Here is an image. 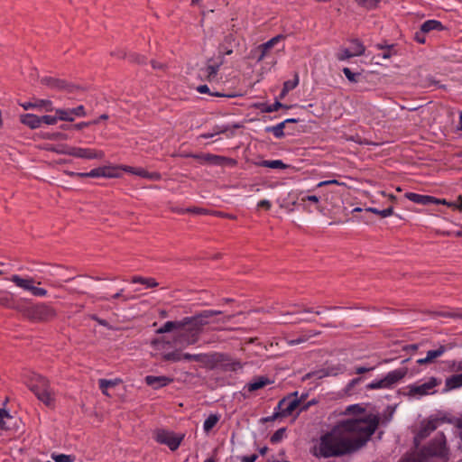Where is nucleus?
I'll return each instance as SVG.
<instances>
[{
	"instance_id": "a878e982",
	"label": "nucleus",
	"mask_w": 462,
	"mask_h": 462,
	"mask_svg": "<svg viewBox=\"0 0 462 462\" xmlns=\"http://www.w3.org/2000/svg\"><path fill=\"white\" fill-rule=\"evenodd\" d=\"M438 423V420H431L427 421L420 430L418 433V438L424 439L427 436H429L432 431H434L437 429Z\"/></svg>"
},
{
	"instance_id": "393cba45",
	"label": "nucleus",
	"mask_w": 462,
	"mask_h": 462,
	"mask_svg": "<svg viewBox=\"0 0 462 462\" xmlns=\"http://www.w3.org/2000/svg\"><path fill=\"white\" fill-rule=\"evenodd\" d=\"M462 386V373L446 379L444 392H448Z\"/></svg>"
},
{
	"instance_id": "4c0bfd02",
	"label": "nucleus",
	"mask_w": 462,
	"mask_h": 462,
	"mask_svg": "<svg viewBox=\"0 0 462 462\" xmlns=\"http://www.w3.org/2000/svg\"><path fill=\"white\" fill-rule=\"evenodd\" d=\"M351 43H352V47L350 50L353 52L355 57L361 56L365 53V48L359 40L354 39L351 41Z\"/></svg>"
},
{
	"instance_id": "9d476101",
	"label": "nucleus",
	"mask_w": 462,
	"mask_h": 462,
	"mask_svg": "<svg viewBox=\"0 0 462 462\" xmlns=\"http://www.w3.org/2000/svg\"><path fill=\"white\" fill-rule=\"evenodd\" d=\"M226 60H218L217 57L210 58L207 60L206 66L201 69L202 76L209 82L217 79V73L222 65L226 63Z\"/></svg>"
},
{
	"instance_id": "6e6d98bb",
	"label": "nucleus",
	"mask_w": 462,
	"mask_h": 462,
	"mask_svg": "<svg viewBox=\"0 0 462 462\" xmlns=\"http://www.w3.org/2000/svg\"><path fill=\"white\" fill-rule=\"evenodd\" d=\"M423 86L426 88H430V87L441 88L439 81L435 80L432 76H427L423 79Z\"/></svg>"
},
{
	"instance_id": "c03bdc74",
	"label": "nucleus",
	"mask_w": 462,
	"mask_h": 462,
	"mask_svg": "<svg viewBox=\"0 0 462 462\" xmlns=\"http://www.w3.org/2000/svg\"><path fill=\"white\" fill-rule=\"evenodd\" d=\"M51 458L55 462H74L75 457L71 455H65V454H52Z\"/></svg>"
},
{
	"instance_id": "4be33fe9",
	"label": "nucleus",
	"mask_w": 462,
	"mask_h": 462,
	"mask_svg": "<svg viewBox=\"0 0 462 462\" xmlns=\"http://www.w3.org/2000/svg\"><path fill=\"white\" fill-rule=\"evenodd\" d=\"M405 197L409 200L420 205H428L435 201V199L431 196L420 195L413 192L406 193Z\"/></svg>"
},
{
	"instance_id": "f3484780",
	"label": "nucleus",
	"mask_w": 462,
	"mask_h": 462,
	"mask_svg": "<svg viewBox=\"0 0 462 462\" xmlns=\"http://www.w3.org/2000/svg\"><path fill=\"white\" fill-rule=\"evenodd\" d=\"M194 158L202 159L204 162H209L215 165H223L226 162L234 163L235 161L219 155H214L206 153L202 155H193Z\"/></svg>"
},
{
	"instance_id": "c756f323",
	"label": "nucleus",
	"mask_w": 462,
	"mask_h": 462,
	"mask_svg": "<svg viewBox=\"0 0 462 462\" xmlns=\"http://www.w3.org/2000/svg\"><path fill=\"white\" fill-rule=\"evenodd\" d=\"M119 382L120 380L99 379L98 385L102 393L105 395L109 396L110 394L108 393L107 390L117 385Z\"/></svg>"
},
{
	"instance_id": "c9c22d12",
	"label": "nucleus",
	"mask_w": 462,
	"mask_h": 462,
	"mask_svg": "<svg viewBox=\"0 0 462 462\" xmlns=\"http://www.w3.org/2000/svg\"><path fill=\"white\" fill-rule=\"evenodd\" d=\"M284 123H279L278 125H273V126H267L265 128V131L267 133H273V134L276 137V138H282L284 136V132H283V129H284Z\"/></svg>"
},
{
	"instance_id": "a19ab883",
	"label": "nucleus",
	"mask_w": 462,
	"mask_h": 462,
	"mask_svg": "<svg viewBox=\"0 0 462 462\" xmlns=\"http://www.w3.org/2000/svg\"><path fill=\"white\" fill-rule=\"evenodd\" d=\"M35 108L44 109L45 111H53V106L51 101L48 99H35L34 101Z\"/></svg>"
},
{
	"instance_id": "4468645a",
	"label": "nucleus",
	"mask_w": 462,
	"mask_h": 462,
	"mask_svg": "<svg viewBox=\"0 0 462 462\" xmlns=\"http://www.w3.org/2000/svg\"><path fill=\"white\" fill-rule=\"evenodd\" d=\"M235 39L232 35L226 36L223 42L217 47V55L216 56L218 60H226V56H230L234 53L237 48Z\"/></svg>"
},
{
	"instance_id": "f704fd0d",
	"label": "nucleus",
	"mask_w": 462,
	"mask_h": 462,
	"mask_svg": "<svg viewBox=\"0 0 462 462\" xmlns=\"http://www.w3.org/2000/svg\"><path fill=\"white\" fill-rule=\"evenodd\" d=\"M219 416L217 414H210L204 421L203 430L209 432L218 422Z\"/></svg>"
},
{
	"instance_id": "7c9ffc66",
	"label": "nucleus",
	"mask_w": 462,
	"mask_h": 462,
	"mask_svg": "<svg viewBox=\"0 0 462 462\" xmlns=\"http://www.w3.org/2000/svg\"><path fill=\"white\" fill-rule=\"evenodd\" d=\"M182 357H183V359L188 360V361H196V362L202 363V364H208L209 362V357L206 354L192 355V354L186 353V354L182 355Z\"/></svg>"
},
{
	"instance_id": "e433bc0d",
	"label": "nucleus",
	"mask_w": 462,
	"mask_h": 462,
	"mask_svg": "<svg viewBox=\"0 0 462 462\" xmlns=\"http://www.w3.org/2000/svg\"><path fill=\"white\" fill-rule=\"evenodd\" d=\"M319 333H320L319 331H310L309 334L302 335L296 339L288 340L287 343L289 346H295L298 344H301V343H304L307 340H309L311 337L319 335Z\"/></svg>"
},
{
	"instance_id": "423d86ee",
	"label": "nucleus",
	"mask_w": 462,
	"mask_h": 462,
	"mask_svg": "<svg viewBox=\"0 0 462 462\" xmlns=\"http://www.w3.org/2000/svg\"><path fill=\"white\" fill-rule=\"evenodd\" d=\"M25 317L32 320L46 321L55 317V310L49 305L38 304L24 310Z\"/></svg>"
},
{
	"instance_id": "2eb2a0df",
	"label": "nucleus",
	"mask_w": 462,
	"mask_h": 462,
	"mask_svg": "<svg viewBox=\"0 0 462 462\" xmlns=\"http://www.w3.org/2000/svg\"><path fill=\"white\" fill-rule=\"evenodd\" d=\"M408 373L407 367H401L395 370L389 372L385 376V382L388 388L392 387L399 381H401Z\"/></svg>"
},
{
	"instance_id": "37998d69",
	"label": "nucleus",
	"mask_w": 462,
	"mask_h": 462,
	"mask_svg": "<svg viewBox=\"0 0 462 462\" xmlns=\"http://www.w3.org/2000/svg\"><path fill=\"white\" fill-rule=\"evenodd\" d=\"M47 151L54 152L59 154H67L68 152H61L60 151L68 152L70 149V146H68L66 144H59V145H53V144H48L45 148Z\"/></svg>"
},
{
	"instance_id": "864d4df0",
	"label": "nucleus",
	"mask_w": 462,
	"mask_h": 462,
	"mask_svg": "<svg viewBox=\"0 0 462 462\" xmlns=\"http://www.w3.org/2000/svg\"><path fill=\"white\" fill-rule=\"evenodd\" d=\"M285 435V429L282 428L276 430L271 437V442L272 443H278L280 442Z\"/></svg>"
},
{
	"instance_id": "6e6552de",
	"label": "nucleus",
	"mask_w": 462,
	"mask_h": 462,
	"mask_svg": "<svg viewBox=\"0 0 462 462\" xmlns=\"http://www.w3.org/2000/svg\"><path fill=\"white\" fill-rule=\"evenodd\" d=\"M301 400L298 398V392L289 394L282 399L277 405L276 410H279L282 417H288L300 405Z\"/></svg>"
},
{
	"instance_id": "cd10ccee",
	"label": "nucleus",
	"mask_w": 462,
	"mask_h": 462,
	"mask_svg": "<svg viewBox=\"0 0 462 462\" xmlns=\"http://www.w3.org/2000/svg\"><path fill=\"white\" fill-rule=\"evenodd\" d=\"M180 326V320L178 321H167L164 323L162 327L156 330L157 334H163L168 332H173V336L175 332H177V328Z\"/></svg>"
},
{
	"instance_id": "603ef678",
	"label": "nucleus",
	"mask_w": 462,
	"mask_h": 462,
	"mask_svg": "<svg viewBox=\"0 0 462 462\" xmlns=\"http://www.w3.org/2000/svg\"><path fill=\"white\" fill-rule=\"evenodd\" d=\"M355 57L350 49H342L339 52L337 53V58L338 60H345Z\"/></svg>"
},
{
	"instance_id": "58836bf2",
	"label": "nucleus",
	"mask_w": 462,
	"mask_h": 462,
	"mask_svg": "<svg viewBox=\"0 0 462 462\" xmlns=\"http://www.w3.org/2000/svg\"><path fill=\"white\" fill-rule=\"evenodd\" d=\"M343 372V367L340 365L329 366L326 370L320 371L319 378L323 376H336Z\"/></svg>"
},
{
	"instance_id": "338daca9",
	"label": "nucleus",
	"mask_w": 462,
	"mask_h": 462,
	"mask_svg": "<svg viewBox=\"0 0 462 462\" xmlns=\"http://www.w3.org/2000/svg\"><path fill=\"white\" fill-rule=\"evenodd\" d=\"M452 369L456 372H462V359L457 361H453Z\"/></svg>"
},
{
	"instance_id": "3c124183",
	"label": "nucleus",
	"mask_w": 462,
	"mask_h": 462,
	"mask_svg": "<svg viewBox=\"0 0 462 462\" xmlns=\"http://www.w3.org/2000/svg\"><path fill=\"white\" fill-rule=\"evenodd\" d=\"M444 205H448L450 208H457L462 211V196H458L454 201L447 202L445 199L441 202Z\"/></svg>"
},
{
	"instance_id": "ea45409f",
	"label": "nucleus",
	"mask_w": 462,
	"mask_h": 462,
	"mask_svg": "<svg viewBox=\"0 0 462 462\" xmlns=\"http://www.w3.org/2000/svg\"><path fill=\"white\" fill-rule=\"evenodd\" d=\"M299 84V77L295 75V79L293 80H287L283 84V88L282 90L281 96H285L289 91L295 88Z\"/></svg>"
},
{
	"instance_id": "9b49d317",
	"label": "nucleus",
	"mask_w": 462,
	"mask_h": 462,
	"mask_svg": "<svg viewBox=\"0 0 462 462\" xmlns=\"http://www.w3.org/2000/svg\"><path fill=\"white\" fill-rule=\"evenodd\" d=\"M61 152H65L64 151H60ZM68 155L76 157V158H82V159H88V160H94V159H103L105 156L104 152L100 150L96 149H90V148H80V147H70L69 151L67 152Z\"/></svg>"
},
{
	"instance_id": "412c9836",
	"label": "nucleus",
	"mask_w": 462,
	"mask_h": 462,
	"mask_svg": "<svg viewBox=\"0 0 462 462\" xmlns=\"http://www.w3.org/2000/svg\"><path fill=\"white\" fill-rule=\"evenodd\" d=\"M281 39H282V35H277L273 38H272L271 40H269L268 42H266L265 43L263 44H261L258 49L259 51H261L259 57L257 58V61H262L265 56L267 55L268 51L276 44L278 43Z\"/></svg>"
},
{
	"instance_id": "0eeeda50",
	"label": "nucleus",
	"mask_w": 462,
	"mask_h": 462,
	"mask_svg": "<svg viewBox=\"0 0 462 462\" xmlns=\"http://www.w3.org/2000/svg\"><path fill=\"white\" fill-rule=\"evenodd\" d=\"M7 280L13 282L17 287L30 291L33 296L44 297L47 295L45 289L34 286L35 281L32 278H22L14 274L7 278Z\"/></svg>"
},
{
	"instance_id": "c85d7f7f",
	"label": "nucleus",
	"mask_w": 462,
	"mask_h": 462,
	"mask_svg": "<svg viewBox=\"0 0 462 462\" xmlns=\"http://www.w3.org/2000/svg\"><path fill=\"white\" fill-rule=\"evenodd\" d=\"M135 175L140 176L142 178H145L151 180H160L162 179V175L159 172L152 171L150 172L143 168H137L135 171Z\"/></svg>"
},
{
	"instance_id": "8fccbe9b",
	"label": "nucleus",
	"mask_w": 462,
	"mask_h": 462,
	"mask_svg": "<svg viewBox=\"0 0 462 462\" xmlns=\"http://www.w3.org/2000/svg\"><path fill=\"white\" fill-rule=\"evenodd\" d=\"M226 131H227L226 126H216L215 131L213 133L202 134L199 135V138H204V139L212 138L215 135L225 133Z\"/></svg>"
},
{
	"instance_id": "bb28decb",
	"label": "nucleus",
	"mask_w": 462,
	"mask_h": 462,
	"mask_svg": "<svg viewBox=\"0 0 462 462\" xmlns=\"http://www.w3.org/2000/svg\"><path fill=\"white\" fill-rule=\"evenodd\" d=\"M420 29L425 33H428L431 31H442L444 26L439 21L427 20L420 25Z\"/></svg>"
},
{
	"instance_id": "680f3d73",
	"label": "nucleus",
	"mask_w": 462,
	"mask_h": 462,
	"mask_svg": "<svg viewBox=\"0 0 462 462\" xmlns=\"http://www.w3.org/2000/svg\"><path fill=\"white\" fill-rule=\"evenodd\" d=\"M364 411V408L358 404L349 405L346 410V411L348 413H361Z\"/></svg>"
},
{
	"instance_id": "49530a36",
	"label": "nucleus",
	"mask_w": 462,
	"mask_h": 462,
	"mask_svg": "<svg viewBox=\"0 0 462 462\" xmlns=\"http://www.w3.org/2000/svg\"><path fill=\"white\" fill-rule=\"evenodd\" d=\"M343 73L345 74V76L346 77V79L352 82V83H356L358 82L359 80V78H360V73H354L351 71V69L349 68H344L343 69Z\"/></svg>"
},
{
	"instance_id": "f03ea898",
	"label": "nucleus",
	"mask_w": 462,
	"mask_h": 462,
	"mask_svg": "<svg viewBox=\"0 0 462 462\" xmlns=\"http://www.w3.org/2000/svg\"><path fill=\"white\" fill-rule=\"evenodd\" d=\"M220 314H222L220 310H206L193 317H187L180 320V326L177 328L173 337L174 346L184 347L196 344L203 327L209 323L208 319Z\"/></svg>"
},
{
	"instance_id": "a211bd4d",
	"label": "nucleus",
	"mask_w": 462,
	"mask_h": 462,
	"mask_svg": "<svg viewBox=\"0 0 462 462\" xmlns=\"http://www.w3.org/2000/svg\"><path fill=\"white\" fill-rule=\"evenodd\" d=\"M144 381L149 386L152 387L153 389H159L168 385L170 383L172 382V379L167 376L147 375L144 378Z\"/></svg>"
},
{
	"instance_id": "13d9d810",
	"label": "nucleus",
	"mask_w": 462,
	"mask_h": 462,
	"mask_svg": "<svg viewBox=\"0 0 462 462\" xmlns=\"http://www.w3.org/2000/svg\"><path fill=\"white\" fill-rule=\"evenodd\" d=\"M180 213L190 212L194 214H206L207 210L201 208H189L178 210Z\"/></svg>"
},
{
	"instance_id": "f257e3e1",
	"label": "nucleus",
	"mask_w": 462,
	"mask_h": 462,
	"mask_svg": "<svg viewBox=\"0 0 462 462\" xmlns=\"http://www.w3.org/2000/svg\"><path fill=\"white\" fill-rule=\"evenodd\" d=\"M378 423L377 417L373 414L341 420L319 438L312 447L311 454L318 458H328L354 453L366 444Z\"/></svg>"
},
{
	"instance_id": "bf43d9fd",
	"label": "nucleus",
	"mask_w": 462,
	"mask_h": 462,
	"mask_svg": "<svg viewBox=\"0 0 462 462\" xmlns=\"http://www.w3.org/2000/svg\"><path fill=\"white\" fill-rule=\"evenodd\" d=\"M393 54V45H387L386 50L383 51L381 57L384 60H387L390 59Z\"/></svg>"
},
{
	"instance_id": "aec40b11",
	"label": "nucleus",
	"mask_w": 462,
	"mask_h": 462,
	"mask_svg": "<svg viewBox=\"0 0 462 462\" xmlns=\"http://www.w3.org/2000/svg\"><path fill=\"white\" fill-rule=\"evenodd\" d=\"M273 382L266 376H258L254 378L251 382L246 383L245 389L248 392H254L259 389L263 388L264 386L271 384Z\"/></svg>"
},
{
	"instance_id": "20e7f679",
	"label": "nucleus",
	"mask_w": 462,
	"mask_h": 462,
	"mask_svg": "<svg viewBox=\"0 0 462 462\" xmlns=\"http://www.w3.org/2000/svg\"><path fill=\"white\" fill-rule=\"evenodd\" d=\"M30 390L46 406H52L55 401V393L51 388L48 380L40 374H33L28 382Z\"/></svg>"
},
{
	"instance_id": "6ab92c4d",
	"label": "nucleus",
	"mask_w": 462,
	"mask_h": 462,
	"mask_svg": "<svg viewBox=\"0 0 462 462\" xmlns=\"http://www.w3.org/2000/svg\"><path fill=\"white\" fill-rule=\"evenodd\" d=\"M447 351L445 346H439L437 349L430 350L427 352L426 357L417 360L419 365H426L432 363L436 358L441 356Z\"/></svg>"
},
{
	"instance_id": "f8f14e48",
	"label": "nucleus",
	"mask_w": 462,
	"mask_h": 462,
	"mask_svg": "<svg viewBox=\"0 0 462 462\" xmlns=\"http://www.w3.org/2000/svg\"><path fill=\"white\" fill-rule=\"evenodd\" d=\"M56 115L59 116L60 120L72 122L75 117H83L86 116L85 107L80 105L75 108L69 109H56Z\"/></svg>"
},
{
	"instance_id": "1a4fd4ad",
	"label": "nucleus",
	"mask_w": 462,
	"mask_h": 462,
	"mask_svg": "<svg viewBox=\"0 0 462 462\" xmlns=\"http://www.w3.org/2000/svg\"><path fill=\"white\" fill-rule=\"evenodd\" d=\"M154 438L157 442L168 446L171 450H176L180 445L183 436H178L165 430H158Z\"/></svg>"
},
{
	"instance_id": "473e14b6",
	"label": "nucleus",
	"mask_w": 462,
	"mask_h": 462,
	"mask_svg": "<svg viewBox=\"0 0 462 462\" xmlns=\"http://www.w3.org/2000/svg\"><path fill=\"white\" fill-rule=\"evenodd\" d=\"M13 420V417L8 413L7 411L4 409H0V428L2 430H9L10 429V421Z\"/></svg>"
},
{
	"instance_id": "4d7b16f0",
	"label": "nucleus",
	"mask_w": 462,
	"mask_h": 462,
	"mask_svg": "<svg viewBox=\"0 0 462 462\" xmlns=\"http://www.w3.org/2000/svg\"><path fill=\"white\" fill-rule=\"evenodd\" d=\"M282 106H283V105L281 102L275 101L272 105L264 106V107L263 108V111L266 112V113H272V112L277 111L280 107H282Z\"/></svg>"
},
{
	"instance_id": "39448f33",
	"label": "nucleus",
	"mask_w": 462,
	"mask_h": 462,
	"mask_svg": "<svg viewBox=\"0 0 462 462\" xmlns=\"http://www.w3.org/2000/svg\"><path fill=\"white\" fill-rule=\"evenodd\" d=\"M441 384V380L437 377H430L420 384H410L407 386L409 397L420 398L436 393L435 388Z\"/></svg>"
},
{
	"instance_id": "de8ad7c7",
	"label": "nucleus",
	"mask_w": 462,
	"mask_h": 462,
	"mask_svg": "<svg viewBox=\"0 0 462 462\" xmlns=\"http://www.w3.org/2000/svg\"><path fill=\"white\" fill-rule=\"evenodd\" d=\"M40 120H41V125L42 124L53 125L57 124L58 120H60V117L58 115H56V116H40Z\"/></svg>"
},
{
	"instance_id": "e2e57ef3",
	"label": "nucleus",
	"mask_w": 462,
	"mask_h": 462,
	"mask_svg": "<svg viewBox=\"0 0 462 462\" xmlns=\"http://www.w3.org/2000/svg\"><path fill=\"white\" fill-rule=\"evenodd\" d=\"M425 32H422V30L420 29L419 32H416L415 34H414V40L420 43V44H423L425 43L426 42V39H425V36H424Z\"/></svg>"
},
{
	"instance_id": "7ed1b4c3",
	"label": "nucleus",
	"mask_w": 462,
	"mask_h": 462,
	"mask_svg": "<svg viewBox=\"0 0 462 462\" xmlns=\"http://www.w3.org/2000/svg\"><path fill=\"white\" fill-rule=\"evenodd\" d=\"M448 455L446 437L442 432H438L433 440L420 453L405 457L402 462H429V457H437L446 460Z\"/></svg>"
},
{
	"instance_id": "72a5a7b5",
	"label": "nucleus",
	"mask_w": 462,
	"mask_h": 462,
	"mask_svg": "<svg viewBox=\"0 0 462 462\" xmlns=\"http://www.w3.org/2000/svg\"><path fill=\"white\" fill-rule=\"evenodd\" d=\"M262 167L271 168V169H286L288 165L283 163L281 160H273V161H262L259 163Z\"/></svg>"
},
{
	"instance_id": "0e129e2a",
	"label": "nucleus",
	"mask_w": 462,
	"mask_h": 462,
	"mask_svg": "<svg viewBox=\"0 0 462 462\" xmlns=\"http://www.w3.org/2000/svg\"><path fill=\"white\" fill-rule=\"evenodd\" d=\"M257 207L269 210L272 207V203L267 199H263L258 202Z\"/></svg>"
},
{
	"instance_id": "a18cd8bd",
	"label": "nucleus",
	"mask_w": 462,
	"mask_h": 462,
	"mask_svg": "<svg viewBox=\"0 0 462 462\" xmlns=\"http://www.w3.org/2000/svg\"><path fill=\"white\" fill-rule=\"evenodd\" d=\"M388 388L384 377L381 380L374 381L366 385L368 390L384 389Z\"/></svg>"
},
{
	"instance_id": "dca6fc26",
	"label": "nucleus",
	"mask_w": 462,
	"mask_h": 462,
	"mask_svg": "<svg viewBox=\"0 0 462 462\" xmlns=\"http://www.w3.org/2000/svg\"><path fill=\"white\" fill-rule=\"evenodd\" d=\"M88 175H89V178H116L119 176L118 172L116 171V169L110 167H99L93 169L90 171H88Z\"/></svg>"
},
{
	"instance_id": "79ce46f5",
	"label": "nucleus",
	"mask_w": 462,
	"mask_h": 462,
	"mask_svg": "<svg viewBox=\"0 0 462 462\" xmlns=\"http://www.w3.org/2000/svg\"><path fill=\"white\" fill-rule=\"evenodd\" d=\"M365 210L369 211V212H373V213L380 216L381 217H387L393 214V209L392 207H389L383 210L377 209L375 208H367Z\"/></svg>"
},
{
	"instance_id": "b1692460",
	"label": "nucleus",
	"mask_w": 462,
	"mask_h": 462,
	"mask_svg": "<svg viewBox=\"0 0 462 462\" xmlns=\"http://www.w3.org/2000/svg\"><path fill=\"white\" fill-rule=\"evenodd\" d=\"M216 362H223L222 367L225 371H236L242 367L240 362H230L227 356L224 355H218L216 358Z\"/></svg>"
},
{
	"instance_id": "09e8293b",
	"label": "nucleus",
	"mask_w": 462,
	"mask_h": 462,
	"mask_svg": "<svg viewBox=\"0 0 462 462\" xmlns=\"http://www.w3.org/2000/svg\"><path fill=\"white\" fill-rule=\"evenodd\" d=\"M381 0H356V4L366 9L375 8Z\"/></svg>"
},
{
	"instance_id": "69168bd1",
	"label": "nucleus",
	"mask_w": 462,
	"mask_h": 462,
	"mask_svg": "<svg viewBox=\"0 0 462 462\" xmlns=\"http://www.w3.org/2000/svg\"><path fill=\"white\" fill-rule=\"evenodd\" d=\"M257 455L256 454H252L250 456H244L241 457V461L240 462H255V460L257 459Z\"/></svg>"
},
{
	"instance_id": "5fc2aeb1",
	"label": "nucleus",
	"mask_w": 462,
	"mask_h": 462,
	"mask_svg": "<svg viewBox=\"0 0 462 462\" xmlns=\"http://www.w3.org/2000/svg\"><path fill=\"white\" fill-rule=\"evenodd\" d=\"M163 359L167 360V361L178 362V361H180L181 359H183V357H182V355H180L178 352H171V353L165 354L163 356Z\"/></svg>"
},
{
	"instance_id": "774afa93",
	"label": "nucleus",
	"mask_w": 462,
	"mask_h": 462,
	"mask_svg": "<svg viewBox=\"0 0 462 462\" xmlns=\"http://www.w3.org/2000/svg\"><path fill=\"white\" fill-rule=\"evenodd\" d=\"M47 137L49 139H67L66 134H64L62 133H59V132L48 134Z\"/></svg>"
},
{
	"instance_id": "052dcab7",
	"label": "nucleus",
	"mask_w": 462,
	"mask_h": 462,
	"mask_svg": "<svg viewBox=\"0 0 462 462\" xmlns=\"http://www.w3.org/2000/svg\"><path fill=\"white\" fill-rule=\"evenodd\" d=\"M362 382V377L354 378L346 386V392H351L356 385L359 384Z\"/></svg>"
},
{
	"instance_id": "5701e85b",
	"label": "nucleus",
	"mask_w": 462,
	"mask_h": 462,
	"mask_svg": "<svg viewBox=\"0 0 462 462\" xmlns=\"http://www.w3.org/2000/svg\"><path fill=\"white\" fill-rule=\"evenodd\" d=\"M21 122L30 127L31 129H36L41 127L40 116L33 114H25L20 116Z\"/></svg>"
},
{
	"instance_id": "ddd939ff",
	"label": "nucleus",
	"mask_w": 462,
	"mask_h": 462,
	"mask_svg": "<svg viewBox=\"0 0 462 462\" xmlns=\"http://www.w3.org/2000/svg\"><path fill=\"white\" fill-rule=\"evenodd\" d=\"M42 84L47 86L48 88L55 90H66L69 93H71L76 88L75 86L69 84L68 82L51 77H44L41 79Z\"/></svg>"
},
{
	"instance_id": "2f4dec72",
	"label": "nucleus",
	"mask_w": 462,
	"mask_h": 462,
	"mask_svg": "<svg viewBox=\"0 0 462 462\" xmlns=\"http://www.w3.org/2000/svg\"><path fill=\"white\" fill-rule=\"evenodd\" d=\"M132 282L143 284L146 288H154L158 286V283L153 278H145L142 276H134Z\"/></svg>"
}]
</instances>
